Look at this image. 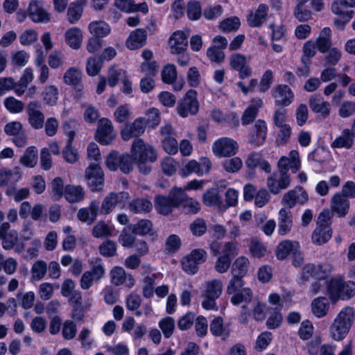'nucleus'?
Wrapping results in <instances>:
<instances>
[{
  "mask_svg": "<svg viewBox=\"0 0 355 355\" xmlns=\"http://www.w3.org/2000/svg\"><path fill=\"white\" fill-rule=\"evenodd\" d=\"M326 53L327 54L324 58V63L325 66L334 67L339 62L342 56L341 51L336 47L329 49Z\"/></svg>",
  "mask_w": 355,
  "mask_h": 355,
  "instance_id": "nucleus-55",
  "label": "nucleus"
},
{
  "mask_svg": "<svg viewBox=\"0 0 355 355\" xmlns=\"http://www.w3.org/2000/svg\"><path fill=\"white\" fill-rule=\"evenodd\" d=\"M223 291V284L220 279H213L206 284L205 299L202 302L204 309L210 310L214 309L216 304V300L218 299Z\"/></svg>",
  "mask_w": 355,
  "mask_h": 355,
  "instance_id": "nucleus-7",
  "label": "nucleus"
},
{
  "mask_svg": "<svg viewBox=\"0 0 355 355\" xmlns=\"http://www.w3.org/2000/svg\"><path fill=\"white\" fill-rule=\"evenodd\" d=\"M147 32L142 28H137L132 31L126 40V46L130 50L141 48L146 43Z\"/></svg>",
  "mask_w": 355,
  "mask_h": 355,
  "instance_id": "nucleus-23",
  "label": "nucleus"
},
{
  "mask_svg": "<svg viewBox=\"0 0 355 355\" xmlns=\"http://www.w3.org/2000/svg\"><path fill=\"white\" fill-rule=\"evenodd\" d=\"M112 228L103 221L98 222L93 228L92 234L96 238L107 237L112 235Z\"/></svg>",
  "mask_w": 355,
  "mask_h": 355,
  "instance_id": "nucleus-58",
  "label": "nucleus"
},
{
  "mask_svg": "<svg viewBox=\"0 0 355 355\" xmlns=\"http://www.w3.org/2000/svg\"><path fill=\"white\" fill-rule=\"evenodd\" d=\"M178 207L181 206L185 212L191 214H197L200 209V203L189 197L181 188L178 189Z\"/></svg>",
  "mask_w": 355,
  "mask_h": 355,
  "instance_id": "nucleus-21",
  "label": "nucleus"
},
{
  "mask_svg": "<svg viewBox=\"0 0 355 355\" xmlns=\"http://www.w3.org/2000/svg\"><path fill=\"white\" fill-rule=\"evenodd\" d=\"M169 45L172 53L187 51L188 46L187 35L180 31L175 32L170 37Z\"/></svg>",
  "mask_w": 355,
  "mask_h": 355,
  "instance_id": "nucleus-24",
  "label": "nucleus"
},
{
  "mask_svg": "<svg viewBox=\"0 0 355 355\" xmlns=\"http://www.w3.org/2000/svg\"><path fill=\"white\" fill-rule=\"evenodd\" d=\"M331 11L338 16L345 17L347 19H352L354 15V12L349 9L345 3L340 1H334L331 5Z\"/></svg>",
  "mask_w": 355,
  "mask_h": 355,
  "instance_id": "nucleus-48",
  "label": "nucleus"
},
{
  "mask_svg": "<svg viewBox=\"0 0 355 355\" xmlns=\"http://www.w3.org/2000/svg\"><path fill=\"white\" fill-rule=\"evenodd\" d=\"M102 67V60L99 57H91L88 58L86 65V71L89 76L97 75Z\"/></svg>",
  "mask_w": 355,
  "mask_h": 355,
  "instance_id": "nucleus-57",
  "label": "nucleus"
},
{
  "mask_svg": "<svg viewBox=\"0 0 355 355\" xmlns=\"http://www.w3.org/2000/svg\"><path fill=\"white\" fill-rule=\"evenodd\" d=\"M99 209V202L93 200L88 207L82 208L78 212V218L82 222L91 225L96 220Z\"/></svg>",
  "mask_w": 355,
  "mask_h": 355,
  "instance_id": "nucleus-27",
  "label": "nucleus"
},
{
  "mask_svg": "<svg viewBox=\"0 0 355 355\" xmlns=\"http://www.w3.org/2000/svg\"><path fill=\"white\" fill-rule=\"evenodd\" d=\"M331 237V230L328 224H320L317 226L312 233L311 240L315 245H322Z\"/></svg>",
  "mask_w": 355,
  "mask_h": 355,
  "instance_id": "nucleus-30",
  "label": "nucleus"
},
{
  "mask_svg": "<svg viewBox=\"0 0 355 355\" xmlns=\"http://www.w3.org/2000/svg\"><path fill=\"white\" fill-rule=\"evenodd\" d=\"M187 17L192 21L199 19L202 16L201 4L198 1L190 0L187 4Z\"/></svg>",
  "mask_w": 355,
  "mask_h": 355,
  "instance_id": "nucleus-49",
  "label": "nucleus"
},
{
  "mask_svg": "<svg viewBox=\"0 0 355 355\" xmlns=\"http://www.w3.org/2000/svg\"><path fill=\"white\" fill-rule=\"evenodd\" d=\"M354 135L349 129H345L341 135L338 137L331 144L332 148H346L349 149L354 144Z\"/></svg>",
  "mask_w": 355,
  "mask_h": 355,
  "instance_id": "nucleus-35",
  "label": "nucleus"
},
{
  "mask_svg": "<svg viewBox=\"0 0 355 355\" xmlns=\"http://www.w3.org/2000/svg\"><path fill=\"white\" fill-rule=\"evenodd\" d=\"M331 208L339 216H345L349 208V202L346 196L340 193L334 195L331 202Z\"/></svg>",
  "mask_w": 355,
  "mask_h": 355,
  "instance_id": "nucleus-26",
  "label": "nucleus"
},
{
  "mask_svg": "<svg viewBox=\"0 0 355 355\" xmlns=\"http://www.w3.org/2000/svg\"><path fill=\"white\" fill-rule=\"evenodd\" d=\"M268 12V7L266 4H260L255 11L251 12L247 17L248 24L251 27H259L265 21Z\"/></svg>",
  "mask_w": 355,
  "mask_h": 355,
  "instance_id": "nucleus-32",
  "label": "nucleus"
},
{
  "mask_svg": "<svg viewBox=\"0 0 355 355\" xmlns=\"http://www.w3.org/2000/svg\"><path fill=\"white\" fill-rule=\"evenodd\" d=\"M83 73L77 67L69 68L63 76V81L68 85H78L82 80Z\"/></svg>",
  "mask_w": 355,
  "mask_h": 355,
  "instance_id": "nucleus-43",
  "label": "nucleus"
},
{
  "mask_svg": "<svg viewBox=\"0 0 355 355\" xmlns=\"http://www.w3.org/2000/svg\"><path fill=\"white\" fill-rule=\"evenodd\" d=\"M329 302L327 298L320 297L314 299L311 302L313 313L318 318H322L327 314Z\"/></svg>",
  "mask_w": 355,
  "mask_h": 355,
  "instance_id": "nucleus-38",
  "label": "nucleus"
},
{
  "mask_svg": "<svg viewBox=\"0 0 355 355\" xmlns=\"http://www.w3.org/2000/svg\"><path fill=\"white\" fill-rule=\"evenodd\" d=\"M111 282L116 286L124 285L131 288L135 284L132 275L127 273L122 267H114L110 272Z\"/></svg>",
  "mask_w": 355,
  "mask_h": 355,
  "instance_id": "nucleus-20",
  "label": "nucleus"
},
{
  "mask_svg": "<svg viewBox=\"0 0 355 355\" xmlns=\"http://www.w3.org/2000/svg\"><path fill=\"white\" fill-rule=\"evenodd\" d=\"M309 103L313 112L320 114L323 118L329 116L331 105L329 102L323 101L320 95L311 96Z\"/></svg>",
  "mask_w": 355,
  "mask_h": 355,
  "instance_id": "nucleus-22",
  "label": "nucleus"
},
{
  "mask_svg": "<svg viewBox=\"0 0 355 355\" xmlns=\"http://www.w3.org/2000/svg\"><path fill=\"white\" fill-rule=\"evenodd\" d=\"M178 189L173 188L168 196L162 195L155 196V207L159 214L168 215L174 208L178 207Z\"/></svg>",
  "mask_w": 355,
  "mask_h": 355,
  "instance_id": "nucleus-4",
  "label": "nucleus"
},
{
  "mask_svg": "<svg viewBox=\"0 0 355 355\" xmlns=\"http://www.w3.org/2000/svg\"><path fill=\"white\" fill-rule=\"evenodd\" d=\"M207 254L203 249H194L182 259L181 263L183 270L189 275H195L198 272L199 265L207 260Z\"/></svg>",
  "mask_w": 355,
  "mask_h": 355,
  "instance_id": "nucleus-3",
  "label": "nucleus"
},
{
  "mask_svg": "<svg viewBox=\"0 0 355 355\" xmlns=\"http://www.w3.org/2000/svg\"><path fill=\"white\" fill-rule=\"evenodd\" d=\"M229 64L232 69L239 73L241 79L249 78L252 74V69L247 60L245 55L239 53H234L230 55Z\"/></svg>",
  "mask_w": 355,
  "mask_h": 355,
  "instance_id": "nucleus-9",
  "label": "nucleus"
},
{
  "mask_svg": "<svg viewBox=\"0 0 355 355\" xmlns=\"http://www.w3.org/2000/svg\"><path fill=\"white\" fill-rule=\"evenodd\" d=\"M113 125L110 120L102 118L98 121L96 132V140L103 145L110 144L114 139Z\"/></svg>",
  "mask_w": 355,
  "mask_h": 355,
  "instance_id": "nucleus-12",
  "label": "nucleus"
},
{
  "mask_svg": "<svg viewBox=\"0 0 355 355\" xmlns=\"http://www.w3.org/2000/svg\"><path fill=\"white\" fill-rule=\"evenodd\" d=\"M291 184L289 174L282 173H273L267 179V186L270 193L277 195L282 190L286 189Z\"/></svg>",
  "mask_w": 355,
  "mask_h": 355,
  "instance_id": "nucleus-17",
  "label": "nucleus"
},
{
  "mask_svg": "<svg viewBox=\"0 0 355 355\" xmlns=\"http://www.w3.org/2000/svg\"><path fill=\"white\" fill-rule=\"evenodd\" d=\"M343 280L340 278L331 279L328 285V292L333 301L340 299Z\"/></svg>",
  "mask_w": 355,
  "mask_h": 355,
  "instance_id": "nucleus-50",
  "label": "nucleus"
},
{
  "mask_svg": "<svg viewBox=\"0 0 355 355\" xmlns=\"http://www.w3.org/2000/svg\"><path fill=\"white\" fill-rule=\"evenodd\" d=\"M66 43L73 49H78L82 43L83 35L80 28L73 27L65 33Z\"/></svg>",
  "mask_w": 355,
  "mask_h": 355,
  "instance_id": "nucleus-37",
  "label": "nucleus"
},
{
  "mask_svg": "<svg viewBox=\"0 0 355 355\" xmlns=\"http://www.w3.org/2000/svg\"><path fill=\"white\" fill-rule=\"evenodd\" d=\"M146 127V119L142 117L137 118L132 123L124 125L121 131V137L124 141H128L132 137L139 138L144 133Z\"/></svg>",
  "mask_w": 355,
  "mask_h": 355,
  "instance_id": "nucleus-14",
  "label": "nucleus"
},
{
  "mask_svg": "<svg viewBox=\"0 0 355 355\" xmlns=\"http://www.w3.org/2000/svg\"><path fill=\"white\" fill-rule=\"evenodd\" d=\"M198 109L199 103L197 100V92L193 89L188 91L177 106L178 114L183 118L187 117L189 114H196Z\"/></svg>",
  "mask_w": 355,
  "mask_h": 355,
  "instance_id": "nucleus-5",
  "label": "nucleus"
},
{
  "mask_svg": "<svg viewBox=\"0 0 355 355\" xmlns=\"http://www.w3.org/2000/svg\"><path fill=\"white\" fill-rule=\"evenodd\" d=\"M85 1H76L71 3L67 10L68 19L70 24H75L79 20L83 13Z\"/></svg>",
  "mask_w": 355,
  "mask_h": 355,
  "instance_id": "nucleus-47",
  "label": "nucleus"
},
{
  "mask_svg": "<svg viewBox=\"0 0 355 355\" xmlns=\"http://www.w3.org/2000/svg\"><path fill=\"white\" fill-rule=\"evenodd\" d=\"M31 280L40 281L47 272V263L43 260H37L33 263L31 270Z\"/></svg>",
  "mask_w": 355,
  "mask_h": 355,
  "instance_id": "nucleus-46",
  "label": "nucleus"
},
{
  "mask_svg": "<svg viewBox=\"0 0 355 355\" xmlns=\"http://www.w3.org/2000/svg\"><path fill=\"white\" fill-rule=\"evenodd\" d=\"M129 198L127 192H111L107 195L101 204V212L103 214H109L116 207L123 208Z\"/></svg>",
  "mask_w": 355,
  "mask_h": 355,
  "instance_id": "nucleus-8",
  "label": "nucleus"
},
{
  "mask_svg": "<svg viewBox=\"0 0 355 355\" xmlns=\"http://www.w3.org/2000/svg\"><path fill=\"white\" fill-rule=\"evenodd\" d=\"M237 149V143L227 137L218 139L212 146L214 153L218 157L232 156L236 154Z\"/></svg>",
  "mask_w": 355,
  "mask_h": 355,
  "instance_id": "nucleus-13",
  "label": "nucleus"
},
{
  "mask_svg": "<svg viewBox=\"0 0 355 355\" xmlns=\"http://www.w3.org/2000/svg\"><path fill=\"white\" fill-rule=\"evenodd\" d=\"M131 153L139 172L144 175L148 174L151 171V166L148 163L155 162L157 158L155 148L146 144L143 139L136 138L131 146Z\"/></svg>",
  "mask_w": 355,
  "mask_h": 355,
  "instance_id": "nucleus-1",
  "label": "nucleus"
},
{
  "mask_svg": "<svg viewBox=\"0 0 355 355\" xmlns=\"http://www.w3.org/2000/svg\"><path fill=\"white\" fill-rule=\"evenodd\" d=\"M252 301V292L249 288H243L239 291L233 294L231 297V302L234 305L243 303L249 306Z\"/></svg>",
  "mask_w": 355,
  "mask_h": 355,
  "instance_id": "nucleus-39",
  "label": "nucleus"
},
{
  "mask_svg": "<svg viewBox=\"0 0 355 355\" xmlns=\"http://www.w3.org/2000/svg\"><path fill=\"white\" fill-rule=\"evenodd\" d=\"M28 16L35 23L46 24L51 21V14L36 0L31 1L27 10Z\"/></svg>",
  "mask_w": 355,
  "mask_h": 355,
  "instance_id": "nucleus-16",
  "label": "nucleus"
},
{
  "mask_svg": "<svg viewBox=\"0 0 355 355\" xmlns=\"http://www.w3.org/2000/svg\"><path fill=\"white\" fill-rule=\"evenodd\" d=\"M26 114L28 122L33 128L40 130L44 127L45 116L41 110L40 102H29L26 107Z\"/></svg>",
  "mask_w": 355,
  "mask_h": 355,
  "instance_id": "nucleus-10",
  "label": "nucleus"
},
{
  "mask_svg": "<svg viewBox=\"0 0 355 355\" xmlns=\"http://www.w3.org/2000/svg\"><path fill=\"white\" fill-rule=\"evenodd\" d=\"M159 327L161 329L165 338H170L175 329V320L171 317L163 318L159 322Z\"/></svg>",
  "mask_w": 355,
  "mask_h": 355,
  "instance_id": "nucleus-60",
  "label": "nucleus"
},
{
  "mask_svg": "<svg viewBox=\"0 0 355 355\" xmlns=\"http://www.w3.org/2000/svg\"><path fill=\"white\" fill-rule=\"evenodd\" d=\"M240 19L236 17H232L224 19L220 22L219 28L225 33L236 31L240 27Z\"/></svg>",
  "mask_w": 355,
  "mask_h": 355,
  "instance_id": "nucleus-56",
  "label": "nucleus"
},
{
  "mask_svg": "<svg viewBox=\"0 0 355 355\" xmlns=\"http://www.w3.org/2000/svg\"><path fill=\"white\" fill-rule=\"evenodd\" d=\"M64 196L69 202H78L84 199L85 191L80 185L67 184L64 187Z\"/></svg>",
  "mask_w": 355,
  "mask_h": 355,
  "instance_id": "nucleus-33",
  "label": "nucleus"
},
{
  "mask_svg": "<svg viewBox=\"0 0 355 355\" xmlns=\"http://www.w3.org/2000/svg\"><path fill=\"white\" fill-rule=\"evenodd\" d=\"M354 318V309L349 306L343 308L329 327L330 337L336 341L343 340L349 333Z\"/></svg>",
  "mask_w": 355,
  "mask_h": 355,
  "instance_id": "nucleus-2",
  "label": "nucleus"
},
{
  "mask_svg": "<svg viewBox=\"0 0 355 355\" xmlns=\"http://www.w3.org/2000/svg\"><path fill=\"white\" fill-rule=\"evenodd\" d=\"M44 101L49 105L56 104L58 99V89L55 85L47 86L42 92Z\"/></svg>",
  "mask_w": 355,
  "mask_h": 355,
  "instance_id": "nucleus-52",
  "label": "nucleus"
},
{
  "mask_svg": "<svg viewBox=\"0 0 355 355\" xmlns=\"http://www.w3.org/2000/svg\"><path fill=\"white\" fill-rule=\"evenodd\" d=\"M87 185L92 191H101L104 186V173L97 163H91L86 168Z\"/></svg>",
  "mask_w": 355,
  "mask_h": 355,
  "instance_id": "nucleus-6",
  "label": "nucleus"
},
{
  "mask_svg": "<svg viewBox=\"0 0 355 355\" xmlns=\"http://www.w3.org/2000/svg\"><path fill=\"white\" fill-rule=\"evenodd\" d=\"M88 28L93 36L99 38L107 36L110 32L109 25L103 21L91 22Z\"/></svg>",
  "mask_w": 355,
  "mask_h": 355,
  "instance_id": "nucleus-44",
  "label": "nucleus"
},
{
  "mask_svg": "<svg viewBox=\"0 0 355 355\" xmlns=\"http://www.w3.org/2000/svg\"><path fill=\"white\" fill-rule=\"evenodd\" d=\"M267 125L264 120H257L252 128V130L249 134L248 141L250 144L259 147L262 146L266 141L267 136Z\"/></svg>",
  "mask_w": 355,
  "mask_h": 355,
  "instance_id": "nucleus-19",
  "label": "nucleus"
},
{
  "mask_svg": "<svg viewBox=\"0 0 355 355\" xmlns=\"http://www.w3.org/2000/svg\"><path fill=\"white\" fill-rule=\"evenodd\" d=\"M334 266L329 262H324L315 265L314 278L324 279L333 271Z\"/></svg>",
  "mask_w": 355,
  "mask_h": 355,
  "instance_id": "nucleus-53",
  "label": "nucleus"
},
{
  "mask_svg": "<svg viewBox=\"0 0 355 355\" xmlns=\"http://www.w3.org/2000/svg\"><path fill=\"white\" fill-rule=\"evenodd\" d=\"M317 49L324 53L331 49V31L329 27L324 28L315 41Z\"/></svg>",
  "mask_w": 355,
  "mask_h": 355,
  "instance_id": "nucleus-34",
  "label": "nucleus"
},
{
  "mask_svg": "<svg viewBox=\"0 0 355 355\" xmlns=\"http://www.w3.org/2000/svg\"><path fill=\"white\" fill-rule=\"evenodd\" d=\"M0 241L2 248L6 250L13 249L19 241L18 232L10 230V225L4 222L0 226Z\"/></svg>",
  "mask_w": 355,
  "mask_h": 355,
  "instance_id": "nucleus-15",
  "label": "nucleus"
},
{
  "mask_svg": "<svg viewBox=\"0 0 355 355\" xmlns=\"http://www.w3.org/2000/svg\"><path fill=\"white\" fill-rule=\"evenodd\" d=\"M37 149L35 146L26 148L24 155L21 157L19 162L26 167L33 168L37 162Z\"/></svg>",
  "mask_w": 355,
  "mask_h": 355,
  "instance_id": "nucleus-45",
  "label": "nucleus"
},
{
  "mask_svg": "<svg viewBox=\"0 0 355 355\" xmlns=\"http://www.w3.org/2000/svg\"><path fill=\"white\" fill-rule=\"evenodd\" d=\"M249 264L250 262L248 258L245 257H238L232 264V275L243 278L248 272Z\"/></svg>",
  "mask_w": 355,
  "mask_h": 355,
  "instance_id": "nucleus-42",
  "label": "nucleus"
},
{
  "mask_svg": "<svg viewBox=\"0 0 355 355\" xmlns=\"http://www.w3.org/2000/svg\"><path fill=\"white\" fill-rule=\"evenodd\" d=\"M35 295L33 291L26 292L25 293L19 291L17 294V300L21 306L24 309H31L35 302Z\"/></svg>",
  "mask_w": 355,
  "mask_h": 355,
  "instance_id": "nucleus-51",
  "label": "nucleus"
},
{
  "mask_svg": "<svg viewBox=\"0 0 355 355\" xmlns=\"http://www.w3.org/2000/svg\"><path fill=\"white\" fill-rule=\"evenodd\" d=\"M272 96L276 106L287 107L293 103L295 95L287 85L279 84L272 89Z\"/></svg>",
  "mask_w": 355,
  "mask_h": 355,
  "instance_id": "nucleus-11",
  "label": "nucleus"
},
{
  "mask_svg": "<svg viewBox=\"0 0 355 355\" xmlns=\"http://www.w3.org/2000/svg\"><path fill=\"white\" fill-rule=\"evenodd\" d=\"M293 226V216L291 211L286 208H282L279 211L278 233L280 235L288 234Z\"/></svg>",
  "mask_w": 355,
  "mask_h": 355,
  "instance_id": "nucleus-25",
  "label": "nucleus"
},
{
  "mask_svg": "<svg viewBox=\"0 0 355 355\" xmlns=\"http://www.w3.org/2000/svg\"><path fill=\"white\" fill-rule=\"evenodd\" d=\"M130 229L132 233L140 236H145L150 234L152 239H155L157 235L153 230V223L150 220L147 219H141L135 224L131 225Z\"/></svg>",
  "mask_w": 355,
  "mask_h": 355,
  "instance_id": "nucleus-31",
  "label": "nucleus"
},
{
  "mask_svg": "<svg viewBox=\"0 0 355 355\" xmlns=\"http://www.w3.org/2000/svg\"><path fill=\"white\" fill-rule=\"evenodd\" d=\"M177 78L176 68L174 64L166 65L162 71V79L167 84L173 83Z\"/></svg>",
  "mask_w": 355,
  "mask_h": 355,
  "instance_id": "nucleus-62",
  "label": "nucleus"
},
{
  "mask_svg": "<svg viewBox=\"0 0 355 355\" xmlns=\"http://www.w3.org/2000/svg\"><path fill=\"white\" fill-rule=\"evenodd\" d=\"M299 243L291 240H284L280 242L276 249V257L279 260L285 259L289 254L299 248Z\"/></svg>",
  "mask_w": 355,
  "mask_h": 355,
  "instance_id": "nucleus-36",
  "label": "nucleus"
},
{
  "mask_svg": "<svg viewBox=\"0 0 355 355\" xmlns=\"http://www.w3.org/2000/svg\"><path fill=\"white\" fill-rule=\"evenodd\" d=\"M135 163L132 155L131 156L128 154L121 155L119 168L123 173L128 174L132 171Z\"/></svg>",
  "mask_w": 355,
  "mask_h": 355,
  "instance_id": "nucleus-64",
  "label": "nucleus"
},
{
  "mask_svg": "<svg viewBox=\"0 0 355 355\" xmlns=\"http://www.w3.org/2000/svg\"><path fill=\"white\" fill-rule=\"evenodd\" d=\"M209 329L211 333L223 340L227 339L230 335V329L228 324H225L220 317L215 318L210 323Z\"/></svg>",
  "mask_w": 355,
  "mask_h": 355,
  "instance_id": "nucleus-29",
  "label": "nucleus"
},
{
  "mask_svg": "<svg viewBox=\"0 0 355 355\" xmlns=\"http://www.w3.org/2000/svg\"><path fill=\"white\" fill-rule=\"evenodd\" d=\"M128 208L130 211L135 214H145L151 210L152 204L147 199L137 198L129 203Z\"/></svg>",
  "mask_w": 355,
  "mask_h": 355,
  "instance_id": "nucleus-40",
  "label": "nucleus"
},
{
  "mask_svg": "<svg viewBox=\"0 0 355 355\" xmlns=\"http://www.w3.org/2000/svg\"><path fill=\"white\" fill-rule=\"evenodd\" d=\"M308 198V194L303 187H296L284 194L282 202L291 209L297 204L304 205L307 202Z\"/></svg>",
  "mask_w": 355,
  "mask_h": 355,
  "instance_id": "nucleus-18",
  "label": "nucleus"
},
{
  "mask_svg": "<svg viewBox=\"0 0 355 355\" xmlns=\"http://www.w3.org/2000/svg\"><path fill=\"white\" fill-rule=\"evenodd\" d=\"M33 70L30 68L26 69L24 70V74L19 79L18 82H15L16 87L15 93L18 96H21L24 94L25 89H26L28 85L33 80Z\"/></svg>",
  "mask_w": 355,
  "mask_h": 355,
  "instance_id": "nucleus-41",
  "label": "nucleus"
},
{
  "mask_svg": "<svg viewBox=\"0 0 355 355\" xmlns=\"http://www.w3.org/2000/svg\"><path fill=\"white\" fill-rule=\"evenodd\" d=\"M249 249L251 254L256 258L263 257L266 252V248L257 239H252L250 241Z\"/></svg>",
  "mask_w": 355,
  "mask_h": 355,
  "instance_id": "nucleus-63",
  "label": "nucleus"
},
{
  "mask_svg": "<svg viewBox=\"0 0 355 355\" xmlns=\"http://www.w3.org/2000/svg\"><path fill=\"white\" fill-rule=\"evenodd\" d=\"M3 104L6 108L11 113H20L25 108V104L13 96L5 98Z\"/></svg>",
  "mask_w": 355,
  "mask_h": 355,
  "instance_id": "nucleus-54",
  "label": "nucleus"
},
{
  "mask_svg": "<svg viewBox=\"0 0 355 355\" xmlns=\"http://www.w3.org/2000/svg\"><path fill=\"white\" fill-rule=\"evenodd\" d=\"M207 225L204 219L198 218L194 220L189 226L192 234L196 236H202L207 231Z\"/></svg>",
  "mask_w": 355,
  "mask_h": 355,
  "instance_id": "nucleus-61",
  "label": "nucleus"
},
{
  "mask_svg": "<svg viewBox=\"0 0 355 355\" xmlns=\"http://www.w3.org/2000/svg\"><path fill=\"white\" fill-rule=\"evenodd\" d=\"M21 178V171L19 167H15L11 170H0V187L5 185L14 186Z\"/></svg>",
  "mask_w": 355,
  "mask_h": 355,
  "instance_id": "nucleus-28",
  "label": "nucleus"
},
{
  "mask_svg": "<svg viewBox=\"0 0 355 355\" xmlns=\"http://www.w3.org/2000/svg\"><path fill=\"white\" fill-rule=\"evenodd\" d=\"M157 275L153 274L150 276H146L144 280V286L142 288V295L146 298H150L154 293V284Z\"/></svg>",
  "mask_w": 355,
  "mask_h": 355,
  "instance_id": "nucleus-59",
  "label": "nucleus"
}]
</instances>
